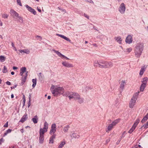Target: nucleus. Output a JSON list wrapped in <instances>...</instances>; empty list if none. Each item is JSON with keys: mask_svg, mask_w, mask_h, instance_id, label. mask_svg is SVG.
<instances>
[{"mask_svg": "<svg viewBox=\"0 0 148 148\" xmlns=\"http://www.w3.org/2000/svg\"><path fill=\"white\" fill-rule=\"evenodd\" d=\"M51 90L52 94L55 97L60 95L64 92V90L62 87L54 85H52L51 87Z\"/></svg>", "mask_w": 148, "mask_h": 148, "instance_id": "f257e3e1", "label": "nucleus"}, {"mask_svg": "<svg viewBox=\"0 0 148 148\" xmlns=\"http://www.w3.org/2000/svg\"><path fill=\"white\" fill-rule=\"evenodd\" d=\"M144 45L143 43H137L134 49L135 56L137 58H139L141 56L144 49Z\"/></svg>", "mask_w": 148, "mask_h": 148, "instance_id": "f03ea898", "label": "nucleus"}, {"mask_svg": "<svg viewBox=\"0 0 148 148\" xmlns=\"http://www.w3.org/2000/svg\"><path fill=\"white\" fill-rule=\"evenodd\" d=\"M80 95L77 93L69 91L66 92L63 94L64 96L68 97L70 100L72 99H74L75 100H77Z\"/></svg>", "mask_w": 148, "mask_h": 148, "instance_id": "7ed1b4c3", "label": "nucleus"}, {"mask_svg": "<svg viewBox=\"0 0 148 148\" xmlns=\"http://www.w3.org/2000/svg\"><path fill=\"white\" fill-rule=\"evenodd\" d=\"M113 66L112 63L110 62H108L103 60L99 61V68H108Z\"/></svg>", "mask_w": 148, "mask_h": 148, "instance_id": "20e7f679", "label": "nucleus"}, {"mask_svg": "<svg viewBox=\"0 0 148 148\" xmlns=\"http://www.w3.org/2000/svg\"><path fill=\"white\" fill-rule=\"evenodd\" d=\"M139 93L140 92L138 91L134 95L129 103V107L130 108H133Z\"/></svg>", "mask_w": 148, "mask_h": 148, "instance_id": "39448f33", "label": "nucleus"}, {"mask_svg": "<svg viewBox=\"0 0 148 148\" xmlns=\"http://www.w3.org/2000/svg\"><path fill=\"white\" fill-rule=\"evenodd\" d=\"M56 127L55 123H53L51 125V129L49 132V134L51 135L56 134L55 133L56 131Z\"/></svg>", "mask_w": 148, "mask_h": 148, "instance_id": "423d86ee", "label": "nucleus"}, {"mask_svg": "<svg viewBox=\"0 0 148 148\" xmlns=\"http://www.w3.org/2000/svg\"><path fill=\"white\" fill-rule=\"evenodd\" d=\"M126 8L124 3H122L120 5L119 8V11L121 14H124L125 12Z\"/></svg>", "mask_w": 148, "mask_h": 148, "instance_id": "0eeeda50", "label": "nucleus"}, {"mask_svg": "<svg viewBox=\"0 0 148 148\" xmlns=\"http://www.w3.org/2000/svg\"><path fill=\"white\" fill-rule=\"evenodd\" d=\"M52 51H53L56 54H57L58 56H59L60 57H61L62 58H65L68 60H69V58H67L65 56L62 54L61 53H60L58 51L56 50L55 49H53Z\"/></svg>", "mask_w": 148, "mask_h": 148, "instance_id": "6e6552de", "label": "nucleus"}, {"mask_svg": "<svg viewBox=\"0 0 148 148\" xmlns=\"http://www.w3.org/2000/svg\"><path fill=\"white\" fill-rule=\"evenodd\" d=\"M126 82L125 80H122L120 84L119 90L120 93H121L123 90L124 86L125 85Z\"/></svg>", "mask_w": 148, "mask_h": 148, "instance_id": "1a4fd4ad", "label": "nucleus"}, {"mask_svg": "<svg viewBox=\"0 0 148 148\" xmlns=\"http://www.w3.org/2000/svg\"><path fill=\"white\" fill-rule=\"evenodd\" d=\"M62 64L63 66L67 68H71L73 67V64L69 63L68 62L66 61H64L62 62Z\"/></svg>", "mask_w": 148, "mask_h": 148, "instance_id": "9d476101", "label": "nucleus"}, {"mask_svg": "<svg viewBox=\"0 0 148 148\" xmlns=\"http://www.w3.org/2000/svg\"><path fill=\"white\" fill-rule=\"evenodd\" d=\"M25 6L26 8L31 13H33L34 15H36V12L34 9L30 7L28 5H26Z\"/></svg>", "mask_w": 148, "mask_h": 148, "instance_id": "9b49d317", "label": "nucleus"}, {"mask_svg": "<svg viewBox=\"0 0 148 148\" xmlns=\"http://www.w3.org/2000/svg\"><path fill=\"white\" fill-rule=\"evenodd\" d=\"M132 41V37L130 35H128L125 39V42L127 43H131Z\"/></svg>", "mask_w": 148, "mask_h": 148, "instance_id": "f8f14e48", "label": "nucleus"}, {"mask_svg": "<svg viewBox=\"0 0 148 148\" xmlns=\"http://www.w3.org/2000/svg\"><path fill=\"white\" fill-rule=\"evenodd\" d=\"M56 35L59 37H60L63 38L65 40L69 41L70 42H71V40H70V39L68 38L66 36H65L64 35H61V34H57Z\"/></svg>", "mask_w": 148, "mask_h": 148, "instance_id": "ddd939ff", "label": "nucleus"}, {"mask_svg": "<svg viewBox=\"0 0 148 148\" xmlns=\"http://www.w3.org/2000/svg\"><path fill=\"white\" fill-rule=\"evenodd\" d=\"M27 119V115L26 113H25L22 117L21 119L19 121V122H21L22 123H23Z\"/></svg>", "mask_w": 148, "mask_h": 148, "instance_id": "4468645a", "label": "nucleus"}, {"mask_svg": "<svg viewBox=\"0 0 148 148\" xmlns=\"http://www.w3.org/2000/svg\"><path fill=\"white\" fill-rule=\"evenodd\" d=\"M146 67L147 66H146L145 65H144L142 66L141 68L140 72L139 74L140 75H142L143 74Z\"/></svg>", "mask_w": 148, "mask_h": 148, "instance_id": "2eb2a0df", "label": "nucleus"}, {"mask_svg": "<svg viewBox=\"0 0 148 148\" xmlns=\"http://www.w3.org/2000/svg\"><path fill=\"white\" fill-rule=\"evenodd\" d=\"M10 13L13 16H14L17 17L19 15L13 9H12L10 10Z\"/></svg>", "mask_w": 148, "mask_h": 148, "instance_id": "dca6fc26", "label": "nucleus"}, {"mask_svg": "<svg viewBox=\"0 0 148 148\" xmlns=\"http://www.w3.org/2000/svg\"><path fill=\"white\" fill-rule=\"evenodd\" d=\"M114 39L119 44H121L122 39L120 36L115 37Z\"/></svg>", "mask_w": 148, "mask_h": 148, "instance_id": "f3484780", "label": "nucleus"}, {"mask_svg": "<svg viewBox=\"0 0 148 148\" xmlns=\"http://www.w3.org/2000/svg\"><path fill=\"white\" fill-rule=\"evenodd\" d=\"M47 130H44L42 128H40V135L44 136V133L47 132Z\"/></svg>", "mask_w": 148, "mask_h": 148, "instance_id": "a211bd4d", "label": "nucleus"}, {"mask_svg": "<svg viewBox=\"0 0 148 148\" xmlns=\"http://www.w3.org/2000/svg\"><path fill=\"white\" fill-rule=\"evenodd\" d=\"M56 136V134L52 135V136L49 139V143H51L52 144L53 143V139L55 138Z\"/></svg>", "mask_w": 148, "mask_h": 148, "instance_id": "6ab92c4d", "label": "nucleus"}, {"mask_svg": "<svg viewBox=\"0 0 148 148\" xmlns=\"http://www.w3.org/2000/svg\"><path fill=\"white\" fill-rule=\"evenodd\" d=\"M26 68L25 67H22L20 70V75L21 76L23 75L24 73L26 72Z\"/></svg>", "mask_w": 148, "mask_h": 148, "instance_id": "aec40b11", "label": "nucleus"}, {"mask_svg": "<svg viewBox=\"0 0 148 148\" xmlns=\"http://www.w3.org/2000/svg\"><path fill=\"white\" fill-rule=\"evenodd\" d=\"M19 51L21 53H24L27 54H28L30 53V51L28 49H25L23 50H19Z\"/></svg>", "mask_w": 148, "mask_h": 148, "instance_id": "412c9836", "label": "nucleus"}, {"mask_svg": "<svg viewBox=\"0 0 148 148\" xmlns=\"http://www.w3.org/2000/svg\"><path fill=\"white\" fill-rule=\"evenodd\" d=\"M27 77V75H25L23 76L22 77L21 80L22 82L21 84V85H23L25 82L26 81V78Z\"/></svg>", "mask_w": 148, "mask_h": 148, "instance_id": "4be33fe9", "label": "nucleus"}, {"mask_svg": "<svg viewBox=\"0 0 148 148\" xmlns=\"http://www.w3.org/2000/svg\"><path fill=\"white\" fill-rule=\"evenodd\" d=\"M32 120L34 123L36 124L37 123L38 120V116L37 115L35 116Z\"/></svg>", "mask_w": 148, "mask_h": 148, "instance_id": "5701e85b", "label": "nucleus"}, {"mask_svg": "<svg viewBox=\"0 0 148 148\" xmlns=\"http://www.w3.org/2000/svg\"><path fill=\"white\" fill-rule=\"evenodd\" d=\"M65 144L66 142L65 141H62L59 144L58 148H62Z\"/></svg>", "mask_w": 148, "mask_h": 148, "instance_id": "b1692460", "label": "nucleus"}, {"mask_svg": "<svg viewBox=\"0 0 148 148\" xmlns=\"http://www.w3.org/2000/svg\"><path fill=\"white\" fill-rule=\"evenodd\" d=\"M78 98L77 99V100H78V103L80 104L83 103L84 101V99L82 97H81L80 95Z\"/></svg>", "mask_w": 148, "mask_h": 148, "instance_id": "393cba45", "label": "nucleus"}, {"mask_svg": "<svg viewBox=\"0 0 148 148\" xmlns=\"http://www.w3.org/2000/svg\"><path fill=\"white\" fill-rule=\"evenodd\" d=\"M113 127V126L111 124H110L107 127V129L106 130V132H108L112 129Z\"/></svg>", "mask_w": 148, "mask_h": 148, "instance_id": "a878e982", "label": "nucleus"}, {"mask_svg": "<svg viewBox=\"0 0 148 148\" xmlns=\"http://www.w3.org/2000/svg\"><path fill=\"white\" fill-rule=\"evenodd\" d=\"M48 123L46 121L44 123V127L43 129L45 130H47V129L48 128Z\"/></svg>", "mask_w": 148, "mask_h": 148, "instance_id": "bb28decb", "label": "nucleus"}, {"mask_svg": "<svg viewBox=\"0 0 148 148\" xmlns=\"http://www.w3.org/2000/svg\"><path fill=\"white\" fill-rule=\"evenodd\" d=\"M119 121V119H116L114 121L111 123V124L113 126H115L117 124Z\"/></svg>", "mask_w": 148, "mask_h": 148, "instance_id": "cd10ccee", "label": "nucleus"}, {"mask_svg": "<svg viewBox=\"0 0 148 148\" xmlns=\"http://www.w3.org/2000/svg\"><path fill=\"white\" fill-rule=\"evenodd\" d=\"M94 66L95 67H99V61H95L94 62Z\"/></svg>", "mask_w": 148, "mask_h": 148, "instance_id": "c85d7f7f", "label": "nucleus"}, {"mask_svg": "<svg viewBox=\"0 0 148 148\" xmlns=\"http://www.w3.org/2000/svg\"><path fill=\"white\" fill-rule=\"evenodd\" d=\"M39 140V143L41 144L42 143L44 140V136L40 135Z\"/></svg>", "mask_w": 148, "mask_h": 148, "instance_id": "c756f323", "label": "nucleus"}, {"mask_svg": "<svg viewBox=\"0 0 148 148\" xmlns=\"http://www.w3.org/2000/svg\"><path fill=\"white\" fill-rule=\"evenodd\" d=\"M69 128V125H67L66 126L64 127L63 128V130L64 132H67Z\"/></svg>", "mask_w": 148, "mask_h": 148, "instance_id": "7c9ffc66", "label": "nucleus"}, {"mask_svg": "<svg viewBox=\"0 0 148 148\" xmlns=\"http://www.w3.org/2000/svg\"><path fill=\"white\" fill-rule=\"evenodd\" d=\"M32 82L33 83L32 86L34 88L36 84V79H32Z\"/></svg>", "mask_w": 148, "mask_h": 148, "instance_id": "2f4dec72", "label": "nucleus"}, {"mask_svg": "<svg viewBox=\"0 0 148 148\" xmlns=\"http://www.w3.org/2000/svg\"><path fill=\"white\" fill-rule=\"evenodd\" d=\"M140 122V120L139 119H137L134 123L133 126L136 127V126L138 124V123Z\"/></svg>", "mask_w": 148, "mask_h": 148, "instance_id": "473e14b6", "label": "nucleus"}, {"mask_svg": "<svg viewBox=\"0 0 148 148\" xmlns=\"http://www.w3.org/2000/svg\"><path fill=\"white\" fill-rule=\"evenodd\" d=\"M125 50V49H124ZM132 50V49L131 48H127L125 50H124L125 52H127V53H129Z\"/></svg>", "mask_w": 148, "mask_h": 148, "instance_id": "72a5a7b5", "label": "nucleus"}, {"mask_svg": "<svg viewBox=\"0 0 148 148\" xmlns=\"http://www.w3.org/2000/svg\"><path fill=\"white\" fill-rule=\"evenodd\" d=\"M5 57L3 56H0V60L1 62H3L5 60Z\"/></svg>", "mask_w": 148, "mask_h": 148, "instance_id": "f704fd0d", "label": "nucleus"}, {"mask_svg": "<svg viewBox=\"0 0 148 148\" xmlns=\"http://www.w3.org/2000/svg\"><path fill=\"white\" fill-rule=\"evenodd\" d=\"M135 128V127L132 125V128L130 129V130L128 131V132L130 134L134 130Z\"/></svg>", "mask_w": 148, "mask_h": 148, "instance_id": "c9c22d12", "label": "nucleus"}, {"mask_svg": "<svg viewBox=\"0 0 148 148\" xmlns=\"http://www.w3.org/2000/svg\"><path fill=\"white\" fill-rule=\"evenodd\" d=\"M146 87V86L142 84L140 87V91H143Z\"/></svg>", "mask_w": 148, "mask_h": 148, "instance_id": "e433bc0d", "label": "nucleus"}, {"mask_svg": "<svg viewBox=\"0 0 148 148\" xmlns=\"http://www.w3.org/2000/svg\"><path fill=\"white\" fill-rule=\"evenodd\" d=\"M72 136L73 137L75 138H78L79 137V135H78L76 133H73L72 134Z\"/></svg>", "mask_w": 148, "mask_h": 148, "instance_id": "4c0bfd02", "label": "nucleus"}, {"mask_svg": "<svg viewBox=\"0 0 148 148\" xmlns=\"http://www.w3.org/2000/svg\"><path fill=\"white\" fill-rule=\"evenodd\" d=\"M19 19V21L21 23H23V18L21 16H18L17 17Z\"/></svg>", "mask_w": 148, "mask_h": 148, "instance_id": "58836bf2", "label": "nucleus"}, {"mask_svg": "<svg viewBox=\"0 0 148 148\" xmlns=\"http://www.w3.org/2000/svg\"><path fill=\"white\" fill-rule=\"evenodd\" d=\"M3 73H6L7 72V68L5 66H4L3 70Z\"/></svg>", "mask_w": 148, "mask_h": 148, "instance_id": "ea45409f", "label": "nucleus"}, {"mask_svg": "<svg viewBox=\"0 0 148 148\" xmlns=\"http://www.w3.org/2000/svg\"><path fill=\"white\" fill-rule=\"evenodd\" d=\"M147 120V119L144 117L142 120L141 122H142V123H143L145 122Z\"/></svg>", "mask_w": 148, "mask_h": 148, "instance_id": "a19ab883", "label": "nucleus"}, {"mask_svg": "<svg viewBox=\"0 0 148 148\" xmlns=\"http://www.w3.org/2000/svg\"><path fill=\"white\" fill-rule=\"evenodd\" d=\"M144 127V128H147L148 127V124L146 123L145 124H144L142 127Z\"/></svg>", "mask_w": 148, "mask_h": 148, "instance_id": "79ce46f5", "label": "nucleus"}, {"mask_svg": "<svg viewBox=\"0 0 148 148\" xmlns=\"http://www.w3.org/2000/svg\"><path fill=\"white\" fill-rule=\"evenodd\" d=\"M16 2L20 6H22V4L21 1V0H17Z\"/></svg>", "mask_w": 148, "mask_h": 148, "instance_id": "37998d69", "label": "nucleus"}, {"mask_svg": "<svg viewBox=\"0 0 148 148\" xmlns=\"http://www.w3.org/2000/svg\"><path fill=\"white\" fill-rule=\"evenodd\" d=\"M8 15L6 14H4L2 15V17L4 18H7Z\"/></svg>", "mask_w": 148, "mask_h": 148, "instance_id": "c03bdc74", "label": "nucleus"}, {"mask_svg": "<svg viewBox=\"0 0 148 148\" xmlns=\"http://www.w3.org/2000/svg\"><path fill=\"white\" fill-rule=\"evenodd\" d=\"M148 78L147 77H144L143 79V80L142 81H146L147 82V81L148 80Z\"/></svg>", "mask_w": 148, "mask_h": 148, "instance_id": "a18cd8bd", "label": "nucleus"}, {"mask_svg": "<svg viewBox=\"0 0 148 148\" xmlns=\"http://www.w3.org/2000/svg\"><path fill=\"white\" fill-rule=\"evenodd\" d=\"M84 15L85 17L86 18H87L88 19L89 18V16L85 13L84 14Z\"/></svg>", "mask_w": 148, "mask_h": 148, "instance_id": "49530a36", "label": "nucleus"}, {"mask_svg": "<svg viewBox=\"0 0 148 148\" xmlns=\"http://www.w3.org/2000/svg\"><path fill=\"white\" fill-rule=\"evenodd\" d=\"M142 84L146 86L147 83V82L142 81Z\"/></svg>", "mask_w": 148, "mask_h": 148, "instance_id": "de8ad7c7", "label": "nucleus"}, {"mask_svg": "<svg viewBox=\"0 0 148 148\" xmlns=\"http://www.w3.org/2000/svg\"><path fill=\"white\" fill-rule=\"evenodd\" d=\"M8 122H7L6 123L3 125L4 127H8Z\"/></svg>", "mask_w": 148, "mask_h": 148, "instance_id": "09e8293b", "label": "nucleus"}, {"mask_svg": "<svg viewBox=\"0 0 148 148\" xmlns=\"http://www.w3.org/2000/svg\"><path fill=\"white\" fill-rule=\"evenodd\" d=\"M11 131H12V130H11V129H9L8 130L6 131V132L8 133H10V132H11Z\"/></svg>", "mask_w": 148, "mask_h": 148, "instance_id": "8fccbe9b", "label": "nucleus"}, {"mask_svg": "<svg viewBox=\"0 0 148 148\" xmlns=\"http://www.w3.org/2000/svg\"><path fill=\"white\" fill-rule=\"evenodd\" d=\"M31 105V101H29L28 102V107L29 108V107Z\"/></svg>", "mask_w": 148, "mask_h": 148, "instance_id": "3c124183", "label": "nucleus"}, {"mask_svg": "<svg viewBox=\"0 0 148 148\" xmlns=\"http://www.w3.org/2000/svg\"><path fill=\"white\" fill-rule=\"evenodd\" d=\"M6 83L8 85H11V83L8 81Z\"/></svg>", "mask_w": 148, "mask_h": 148, "instance_id": "603ef678", "label": "nucleus"}, {"mask_svg": "<svg viewBox=\"0 0 148 148\" xmlns=\"http://www.w3.org/2000/svg\"><path fill=\"white\" fill-rule=\"evenodd\" d=\"M23 103H24V104H25V95H23Z\"/></svg>", "mask_w": 148, "mask_h": 148, "instance_id": "864d4df0", "label": "nucleus"}, {"mask_svg": "<svg viewBox=\"0 0 148 148\" xmlns=\"http://www.w3.org/2000/svg\"><path fill=\"white\" fill-rule=\"evenodd\" d=\"M110 141V138L107 139L106 140V144H107L108 142H109Z\"/></svg>", "mask_w": 148, "mask_h": 148, "instance_id": "5fc2aeb1", "label": "nucleus"}, {"mask_svg": "<svg viewBox=\"0 0 148 148\" xmlns=\"http://www.w3.org/2000/svg\"><path fill=\"white\" fill-rule=\"evenodd\" d=\"M4 140L3 138H2L0 139V143L1 144V142H3Z\"/></svg>", "mask_w": 148, "mask_h": 148, "instance_id": "6e6d98bb", "label": "nucleus"}, {"mask_svg": "<svg viewBox=\"0 0 148 148\" xmlns=\"http://www.w3.org/2000/svg\"><path fill=\"white\" fill-rule=\"evenodd\" d=\"M145 117L147 118V119H148V112L147 113V114L145 116Z\"/></svg>", "mask_w": 148, "mask_h": 148, "instance_id": "4d7b16f0", "label": "nucleus"}, {"mask_svg": "<svg viewBox=\"0 0 148 148\" xmlns=\"http://www.w3.org/2000/svg\"><path fill=\"white\" fill-rule=\"evenodd\" d=\"M37 9L38 10V11H39V12H41V10L39 9L38 7H37Z\"/></svg>", "mask_w": 148, "mask_h": 148, "instance_id": "13d9d810", "label": "nucleus"}, {"mask_svg": "<svg viewBox=\"0 0 148 148\" xmlns=\"http://www.w3.org/2000/svg\"><path fill=\"white\" fill-rule=\"evenodd\" d=\"M13 69L14 70L16 69H17V67L15 66H13Z\"/></svg>", "mask_w": 148, "mask_h": 148, "instance_id": "bf43d9fd", "label": "nucleus"}, {"mask_svg": "<svg viewBox=\"0 0 148 148\" xmlns=\"http://www.w3.org/2000/svg\"><path fill=\"white\" fill-rule=\"evenodd\" d=\"M3 25V23L2 22H1V21L0 20V25L1 26H2Z\"/></svg>", "mask_w": 148, "mask_h": 148, "instance_id": "052dcab7", "label": "nucleus"}, {"mask_svg": "<svg viewBox=\"0 0 148 148\" xmlns=\"http://www.w3.org/2000/svg\"><path fill=\"white\" fill-rule=\"evenodd\" d=\"M125 133V131H124L123 132V133L122 134V136H121V138H122L123 137V136L124 134Z\"/></svg>", "mask_w": 148, "mask_h": 148, "instance_id": "680f3d73", "label": "nucleus"}, {"mask_svg": "<svg viewBox=\"0 0 148 148\" xmlns=\"http://www.w3.org/2000/svg\"><path fill=\"white\" fill-rule=\"evenodd\" d=\"M8 133L6 132L4 134V135H3V136H5L7 134H8Z\"/></svg>", "mask_w": 148, "mask_h": 148, "instance_id": "e2e57ef3", "label": "nucleus"}, {"mask_svg": "<svg viewBox=\"0 0 148 148\" xmlns=\"http://www.w3.org/2000/svg\"><path fill=\"white\" fill-rule=\"evenodd\" d=\"M21 132L23 133L24 132V130H23V129H21Z\"/></svg>", "mask_w": 148, "mask_h": 148, "instance_id": "0e129e2a", "label": "nucleus"}, {"mask_svg": "<svg viewBox=\"0 0 148 148\" xmlns=\"http://www.w3.org/2000/svg\"><path fill=\"white\" fill-rule=\"evenodd\" d=\"M51 97L50 96H48L47 97V99H51Z\"/></svg>", "mask_w": 148, "mask_h": 148, "instance_id": "69168bd1", "label": "nucleus"}, {"mask_svg": "<svg viewBox=\"0 0 148 148\" xmlns=\"http://www.w3.org/2000/svg\"><path fill=\"white\" fill-rule=\"evenodd\" d=\"M14 97V95L13 94H12L11 95V98H13Z\"/></svg>", "mask_w": 148, "mask_h": 148, "instance_id": "338daca9", "label": "nucleus"}, {"mask_svg": "<svg viewBox=\"0 0 148 148\" xmlns=\"http://www.w3.org/2000/svg\"><path fill=\"white\" fill-rule=\"evenodd\" d=\"M14 73L13 71H12L11 72V74L12 75H14Z\"/></svg>", "mask_w": 148, "mask_h": 148, "instance_id": "774afa93", "label": "nucleus"}]
</instances>
